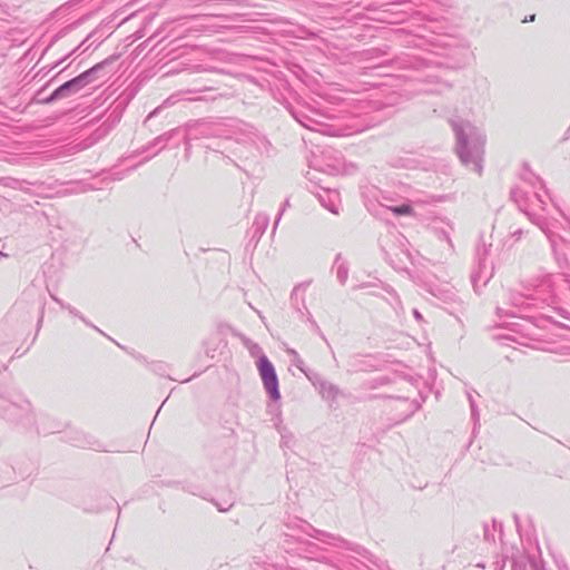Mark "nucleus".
Segmentation results:
<instances>
[{
    "instance_id": "1",
    "label": "nucleus",
    "mask_w": 570,
    "mask_h": 570,
    "mask_svg": "<svg viewBox=\"0 0 570 570\" xmlns=\"http://www.w3.org/2000/svg\"><path fill=\"white\" fill-rule=\"evenodd\" d=\"M283 525L279 547L288 554L328 563L338 570H344L342 568L345 567L343 560L340 558L330 559L325 554L326 549L308 539L312 538L322 544L341 548L354 553L355 556H347V559L348 564L357 570H373L371 564L380 568L379 559L364 547L348 542L340 535L316 529L303 519L288 518Z\"/></svg>"
},
{
    "instance_id": "2",
    "label": "nucleus",
    "mask_w": 570,
    "mask_h": 570,
    "mask_svg": "<svg viewBox=\"0 0 570 570\" xmlns=\"http://www.w3.org/2000/svg\"><path fill=\"white\" fill-rule=\"evenodd\" d=\"M450 125L455 136V153L463 166L481 175L485 136L470 121L451 119Z\"/></svg>"
},
{
    "instance_id": "3",
    "label": "nucleus",
    "mask_w": 570,
    "mask_h": 570,
    "mask_svg": "<svg viewBox=\"0 0 570 570\" xmlns=\"http://www.w3.org/2000/svg\"><path fill=\"white\" fill-rule=\"evenodd\" d=\"M509 305L512 309L497 307V316L503 317H531L529 313L533 308L543 306L541 293L537 292V284L532 288L525 287L524 292H510L508 296Z\"/></svg>"
},
{
    "instance_id": "4",
    "label": "nucleus",
    "mask_w": 570,
    "mask_h": 570,
    "mask_svg": "<svg viewBox=\"0 0 570 570\" xmlns=\"http://www.w3.org/2000/svg\"><path fill=\"white\" fill-rule=\"evenodd\" d=\"M0 412L2 417L10 422L20 423L26 426L36 423L31 403L20 395H12L11 393L1 394Z\"/></svg>"
},
{
    "instance_id": "5",
    "label": "nucleus",
    "mask_w": 570,
    "mask_h": 570,
    "mask_svg": "<svg viewBox=\"0 0 570 570\" xmlns=\"http://www.w3.org/2000/svg\"><path fill=\"white\" fill-rule=\"evenodd\" d=\"M561 283H569V273L560 272L557 274H548L537 283V292L541 293L543 305H551L557 302L570 301V291L568 286Z\"/></svg>"
},
{
    "instance_id": "6",
    "label": "nucleus",
    "mask_w": 570,
    "mask_h": 570,
    "mask_svg": "<svg viewBox=\"0 0 570 570\" xmlns=\"http://www.w3.org/2000/svg\"><path fill=\"white\" fill-rule=\"evenodd\" d=\"M185 146L186 151L190 148V140L202 138H232V130L226 128L219 121H213L209 119H198L189 121L185 125Z\"/></svg>"
},
{
    "instance_id": "7",
    "label": "nucleus",
    "mask_w": 570,
    "mask_h": 570,
    "mask_svg": "<svg viewBox=\"0 0 570 570\" xmlns=\"http://www.w3.org/2000/svg\"><path fill=\"white\" fill-rule=\"evenodd\" d=\"M535 225L544 233L547 236L550 247L553 254L554 262L558 268L561 272H566L570 269V262L567 257V253L564 252L566 247H570V242H567L562 236L554 233L550 224L546 218H538L535 220Z\"/></svg>"
},
{
    "instance_id": "8",
    "label": "nucleus",
    "mask_w": 570,
    "mask_h": 570,
    "mask_svg": "<svg viewBox=\"0 0 570 570\" xmlns=\"http://www.w3.org/2000/svg\"><path fill=\"white\" fill-rule=\"evenodd\" d=\"M510 197L518 205L519 209L527 214L534 224L538 218H542L533 213L537 207L544 209L546 200L539 191H533L529 196L521 188L514 187L510 191Z\"/></svg>"
},
{
    "instance_id": "9",
    "label": "nucleus",
    "mask_w": 570,
    "mask_h": 570,
    "mask_svg": "<svg viewBox=\"0 0 570 570\" xmlns=\"http://www.w3.org/2000/svg\"><path fill=\"white\" fill-rule=\"evenodd\" d=\"M257 368L262 377L264 389L273 401L281 399L278 377L273 363L265 354H262L257 361Z\"/></svg>"
},
{
    "instance_id": "10",
    "label": "nucleus",
    "mask_w": 570,
    "mask_h": 570,
    "mask_svg": "<svg viewBox=\"0 0 570 570\" xmlns=\"http://www.w3.org/2000/svg\"><path fill=\"white\" fill-rule=\"evenodd\" d=\"M119 59V55H111L102 61L80 73L87 86L104 81L112 72V65Z\"/></svg>"
},
{
    "instance_id": "11",
    "label": "nucleus",
    "mask_w": 570,
    "mask_h": 570,
    "mask_svg": "<svg viewBox=\"0 0 570 570\" xmlns=\"http://www.w3.org/2000/svg\"><path fill=\"white\" fill-rule=\"evenodd\" d=\"M236 140L254 146L259 154L268 155L272 148V144L266 136L247 124H244L243 128L239 129Z\"/></svg>"
},
{
    "instance_id": "12",
    "label": "nucleus",
    "mask_w": 570,
    "mask_h": 570,
    "mask_svg": "<svg viewBox=\"0 0 570 570\" xmlns=\"http://www.w3.org/2000/svg\"><path fill=\"white\" fill-rule=\"evenodd\" d=\"M391 399L395 401L394 406L392 410L399 411V417L396 420V423L404 422L405 420L410 419L416 411L420 410L422 402H424V399L421 397V401L417 400H410L409 397L404 396H390V395H371L368 399Z\"/></svg>"
},
{
    "instance_id": "13",
    "label": "nucleus",
    "mask_w": 570,
    "mask_h": 570,
    "mask_svg": "<svg viewBox=\"0 0 570 570\" xmlns=\"http://www.w3.org/2000/svg\"><path fill=\"white\" fill-rule=\"evenodd\" d=\"M87 87V83L80 76V73L57 87L51 94L49 101H57L60 99H66L71 96L79 94L83 88Z\"/></svg>"
},
{
    "instance_id": "14",
    "label": "nucleus",
    "mask_w": 570,
    "mask_h": 570,
    "mask_svg": "<svg viewBox=\"0 0 570 570\" xmlns=\"http://www.w3.org/2000/svg\"><path fill=\"white\" fill-rule=\"evenodd\" d=\"M493 276V264L492 262L481 258L478 263L476 269L471 275V283L476 293L488 284Z\"/></svg>"
},
{
    "instance_id": "15",
    "label": "nucleus",
    "mask_w": 570,
    "mask_h": 570,
    "mask_svg": "<svg viewBox=\"0 0 570 570\" xmlns=\"http://www.w3.org/2000/svg\"><path fill=\"white\" fill-rule=\"evenodd\" d=\"M375 358L372 355H353L350 357L347 362L348 372L357 373V372H370L375 370Z\"/></svg>"
},
{
    "instance_id": "16",
    "label": "nucleus",
    "mask_w": 570,
    "mask_h": 570,
    "mask_svg": "<svg viewBox=\"0 0 570 570\" xmlns=\"http://www.w3.org/2000/svg\"><path fill=\"white\" fill-rule=\"evenodd\" d=\"M312 382L318 387L320 394L324 400L334 402L341 393L338 386L326 380L317 379V381L312 380Z\"/></svg>"
},
{
    "instance_id": "17",
    "label": "nucleus",
    "mask_w": 570,
    "mask_h": 570,
    "mask_svg": "<svg viewBox=\"0 0 570 570\" xmlns=\"http://www.w3.org/2000/svg\"><path fill=\"white\" fill-rule=\"evenodd\" d=\"M301 292L298 288H294L292 295H291V301H292V305L293 307L296 308L297 313H299L302 316L306 313L308 316H307V321L309 322L311 326L316 330V331H320V327L317 325V323L315 322V320L312 317L311 313L308 312L306 305H305V302H304V297H301Z\"/></svg>"
},
{
    "instance_id": "18",
    "label": "nucleus",
    "mask_w": 570,
    "mask_h": 570,
    "mask_svg": "<svg viewBox=\"0 0 570 570\" xmlns=\"http://www.w3.org/2000/svg\"><path fill=\"white\" fill-rule=\"evenodd\" d=\"M292 116L295 118L297 122H299L303 127L309 129V130H320L318 126H322V121L314 116L307 115L302 109H293Z\"/></svg>"
},
{
    "instance_id": "19",
    "label": "nucleus",
    "mask_w": 570,
    "mask_h": 570,
    "mask_svg": "<svg viewBox=\"0 0 570 570\" xmlns=\"http://www.w3.org/2000/svg\"><path fill=\"white\" fill-rule=\"evenodd\" d=\"M323 207L331 213L337 215L340 210V195L336 190H325L324 194L318 196Z\"/></svg>"
},
{
    "instance_id": "20",
    "label": "nucleus",
    "mask_w": 570,
    "mask_h": 570,
    "mask_svg": "<svg viewBox=\"0 0 570 570\" xmlns=\"http://www.w3.org/2000/svg\"><path fill=\"white\" fill-rule=\"evenodd\" d=\"M178 132V129H171L158 137H156L146 148L145 150H153V155H157L160 150H163L168 141Z\"/></svg>"
},
{
    "instance_id": "21",
    "label": "nucleus",
    "mask_w": 570,
    "mask_h": 570,
    "mask_svg": "<svg viewBox=\"0 0 570 570\" xmlns=\"http://www.w3.org/2000/svg\"><path fill=\"white\" fill-rule=\"evenodd\" d=\"M118 117H115L110 120V117L101 125L99 126L88 138L89 142L87 146L94 145L98 142L100 139L106 137L108 132L112 129L115 124L118 121Z\"/></svg>"
},
{
    "instance_id": "22",
    "label": "nucleus",
    "mask_w": 570,
    "mask_h": 570,
    "mask_svg": "<svg viewBox=\"0 0 570 570\" xmlns=\"http://www.w3.org/2000/svg\"><path fill=\"white\" fill-rule=\"evenodd\" d=\"M335 269L336 278L341 285H344L348 277V264L346 259L342 257V254H337L333 264Z\"/></svg>"
},
{
    "instance_id": "23",
    "label": "nucleus",
    "mask_w": 570,
    "mask_h": 570,
    "mask_svg": "<svg viewBox=\"0 0 570 570\" xmlns=\"http://www.w3.org/2000/svg\"><path fill=\"white\" fill-rule=\"evenodd\" d=\"M268 224L269 217L266 214H257L250 228L253 238L259 239L265 233Z\"/></svg>"
},
{
    "instance_id": "24",
    "label": "nucleus",
    "mask_w": 570,
    "mask_h": 570,
    "mask_svg": "<svg viewBox=\"0 0 570 570\" xmlns=\"http://www.w3.org/2000/svg\"><path fill=\"white\" fill-rule=\"evenodd\" d=\"M95 33H96V31H91V32H90V33H89V35H88V36L82 40V42H81L78 47H76V48H75L72 51H70L67 56H65L63 58H61V59H60L56 65L58 66V65L62 63L65 60H67V59H68L69 57H71V56H73V55H75L76 52H78L79 50H81V53H83V52L88 51V50L91 48V46H92V43H91V42L89 43V41L94 38Z\"/></svg>"
},
{
    "instance_id": "25",
    "label": "nucleus",
    "mask_w": 570,
    "mask_h": 570,
    "mask_svg": "<svg viewBox=\"0 0 570 570\" xmlns=\"http://www.w3.org/2000/svg\"><path fill=\"white\" fill-rule=\"evenodd\" d=\"M466 396L470 404L471 419L473 421V433H475L476 429L480 428V412L471 391H466Z\"/></svg>"
},
{
    "instance_id": "26",
    "label": "nucleus",
    "mask_w": 570,
    "mask_h": 570,
    "mask_svg": "<svg viewBox=\"0 0 570 570\" xmlns=\"http://www.w3.org/2000/svg\"><path fill=\"white\" fill-rule=\"evenodd\" d=\"M390 383L391 379L389 376H379L364 382L362 384V387L365 390H375L377 387L389 385Z\"/></svg>"
},
{
    "instance_id": "27",
    "label": "nucleus",
    "mask_w": 570,
    "mask_h": 570,
    "mask_svg": "<svg viewBox=\"0 0 570 570\" xmlns=\"http://www.w3.org/2000/svg\"><path fill=\"white\" fill-rule=\"evenodd\" d=\"M287 353L293 357L292 363L301 371L303 372L306 377L312 381V376L308 374V372L305 368L304 361L301 358L298 353L295 350H288Z\"/></svg>"
},
{
    "instance_id": "28",
    "label": "nucleus",
    "mask_w": 570,
    "mask_h": 570,
    "mask_svg": "<svg viewBox=\"0 0 570 570\" xmlns=\"http://www.w3.org/2000/svg\"><path fill=\"white\" fill-rule=\"evenodd\" d=\"M389 209L395 215V216H409L413 213V208L411 204L403 203L401 205L396 206H390Z\"/></svg>"
},
{
    "instance_id": "29",
    "label": "nucleus",
    "mask_w": 570,
    "mask_h": 570,
    "mask_svg": "<svg viewBox=\"0 0 570 570\" xmlns=\"http://www.w3.org/2000/svg\"><path fill=\"white\" fill-rule=\"evenodd\" d=\"M12 346L6 340L2 331H0V360L3 362V360L9 355Z\"/></svg>"
},
{
    "instance_id": "30",
    "label": "nucleus",
    "mask_w": 570,
    "mask_h": 570,
    "mask_svg": "<svg viewBox=\"0 0 570 570\" xmlns=\"http://www.w3.org/2000/svg\"><path fill=\"white\" fill-rule=\"evenodd\" d=\"M294 442H295L294 435L286 429H283L281 431V446L291 449V446Z\"/></svg>"
},
{
    "instance_id": "31",
    "label": "nucleus",
    "mask_w": 570,
    "mask_h": 570,
    "mask_svg": "<svg viewBox=\"0 0 570 570\" xmlns=\"http://www.w3.org/2000/svg\"><path fill=\"white\" fill-rule=\"evenodd\" d=\"M72 442L76 446L82 448V446H94L96 441L90 442L87 440V436L83 435L81 432H76V436L72 439Z\"/></svg>"
},
{
    "instance_id": "32",
    "label": "nucleus",
    "mask_w": 570,
    "mask_h": 570,
    "mask_svg": "<svg viewBox=\"0 0 570 570\" xmlns=\"http://www.w3.org/2000/svg\"><path fill=\"white\" fill-rule=\"evenodd\" d=\"M48 87V83H46L41 89H39L35 96V100L38 102V104H41V105H51L53 104L55 101H49V98H50V95L49 96H43L42 97V92L43 90Z\"/></svg>"
},
{
    "instance_id": "33",
    "label": "nucleus",
    "mask_w": 570,
    "mask_h": 570,
    "mask_svg": "<svg viewBox=\"0 0 570 570\" xmlns=\"http://www.w3.org/2000/svg\"><path fill=\"white\" fill-rule=\"evenodd\" d=\"M490 248H491V244L490 245L482 244V246L478 247V249H476L478 263L480 262L481 258L488 259Z\"/></svg>"
},
{
    "instance_id": "34",
    "label": "nucleus",
    "mask_w": 570,
    "mask_h": 570,
    "mask_svg": "<svg viewBox=\"0 0 570 570\" xmlns=\"http://www.w3.org/2000/svg\"><path fill=\"white\" fill-rule=\"evenodd\" d=\"M288 206H289V200H288V199H286V200L284 202L283 206L281 207V209H279V212H278V214H277V216H276V219H275V222H274V226H273V230H272V232H273V234L275 233V230H276V228H277V225H278L279 220L282 219V216H283L284 212L286 210V208H287Z\"/></svg>"
},
{
    "instance_id": "35",
    "label": "nucleus",
    "mask_w": 570,
    "mask_h": 570,
    "mask_svg": "<svg viewBox=\"0 0 570 570\" xmlns=\"http://www.w3.org/2000/svg\"><path fill=\"white\" fill-rule=\"evenodd\" d=\"M522 179H524L525 181L530 183L533 186H534V181L533 180H535V181H538L541 185V188L544 189L542 180L539 177H537L535 175H533L531 171H528L527 174H524L522 176Z\"/></svg>"
},
{
    "instance_id": "36",
    "label": "nucleus",
    "mask_w": 570,
    "mask_h": 570,
    "mask_svg": "<svg viewBox=\"0 0 570 570\" xmlns=\"http://www.w3.org/2000/svg\"><path fill=\"white\" fill-rule=\"evenodd\" d=\"M60 307L63 309H67L71 315L78 317L79 320H80V316H83L77 308H75L70 304L60 303Z\"/></svg>"
},
{
    "instance_id": "37",
    "label": "nucleus",
    "mask_w": 570,
    "mask_h": 570,
    "mask_svg": "<svg viewBox=\"0 0 570 570\" xmlns=\"http://www.w3.org/2000/svg\"><path fill=\"white\" fill-rule=\"evenodd\" d=\"M43 311H45V303H41V304L39 305V316H38V321H37V333L40 331L41 325H42V321H43Z\"/></svg>"
},
{
    "instance_id": "38",
    "label": "nucleus",
    "mask_w": 570,
    "mask_h": 570,
    "mask_svg": "<svg viewBox=\"0 0 570 570\" xmlns=\"http://www.w3.org/2000/svg\"><path fill=\"white\" fill-rule=\"evenodd\" d=\"M215 97L213 96H207V95H198V96H194V97H190V98H187V100L189 101H208V100H214Z\"/></svg>"
},
{
    "instance_id": "39",
    "label": "nucleus",
    "mask_w": 570,
    "mask_h": 570,
    "mask_svg": "<svg viewBox=\"0 0 570 570\" xmlns=\"http://www.w3.org/2000/svg\"><path fill=\"white\" fill-rule=\"evenodd\" d=\"M438 236H439V238H440L441 240H445V242H448V244H449L451 247L453 246V245H452V242H451V238H450V234H449L446 230H444V229L440 230V232L438 233Z\"/></svg>"
},
{
    "instance_id": "40",
    "label": "nucleus",
    "mask_w": 570,
    "mask_h": 570,
    "mask_svg": "<svg viewBox=\"0 0 570 570\" xmlns=\"http://www.w3.org/2000/svg\"><path fill=\"white\" fill-rule=\"evenodd\" d=\"M80 320L89 327L94 328L95 331L99 332L102 335H106L100 328H98L96 325H94L90 321H88L85 316H80Z\"/></svg>"
},
{
    "instance_id": "41",
    "label": "nucleus",
    "mask_w": 570,
    "mask_h": 570,
    "mask_svg": "<svg viewBox=\"0 0 570 570\" xmlns=\"http://www.w3.org/2000/svg\"><path fill=\"white\" fill-rule=\"evenodd\" d=\"M208 343H209V341H206V342L204 343V345H205V354H206L208 357H212V358H213V357L215 356V351H216V350H215V348H210V347L208 346Z\"/></svg>"
},
{
    "instance_id": "42",
    "label": "nucleus",
    "mask_w": 570,
    "mask_h": 570,
    "mask_svg": "<svg viewBox=\"0 0 570 570\" xmlns=\"http://www.w3.org/2000/svg\"><path fill=\"white\" fill-rule=\"evenodd\" d=\"M215 505L217 507L218 511L226 512L233 507V503H215Z\"/></svg>"
},
{
    "instance_id": "43",
    "label": "nucleus",
    "mask_w": 570,
    "mask_h": 570,
    "mask_svg": "<svg viewBox=\"0 0 570 570\" xmlns=\"http://www.w3.org/2000/svg\"><path fill=\"white\" fill-rule=\"evenodd\" d=\"M556 563H557L558 570H570L568 563L563 559L557 560Z\"/></svg>"
},
{
    "instance_id": "44",
    "label": "nucleus",
    "mask_w": 570,
    "mask_h": 570,
    "mask_svg": "<svg viewBox=\"0 0 570 570\" xmlns=\"http://www.w3.org/2000/svg\"><path fill=\"white\" fill-rule=\"evenodd\" d=\"M248 348L252 355H256L262 351L261 346L256 343H253L250 346H248Z\"/></svg>"
},
{
    "instance_id": "45",
    "label": "nucleus",
    "mask_w": 570,
    "mask_h": 570,
    "mask_svg": "<svg viewBox=\"0 0 570 570\" xmlns=\"http://www.w3.org/2000/svg\"><path fill=\"white\" fill-rule=\"evenodd\" d=\"M484 539L487 541L494 540V535H493V533L490 532L488 525H484Z\"/></svg>"
},
{
    "instance_id": "46",
    "label": "nucleus",
    "mask_w": 570,
    "mask_h": 570,
    "mask_svg": "<svg viewBox=\"0 0 570 570\" xmlns=\"http://www.w3.org/2000/svg\"><path fill=\"white\" fill-rule=\"evenodd\" d=\"M494 566V570H503L504 566H505V560L502 559L501 561H495L493 563Z\"/></svg>"
},
{
    "instance_id": "47",
    "label": "nucleus",
    "mask_w": 570,
    "mask_h": 570,
    "mask_svg": "<svg viewBox=\"0 0 570 570\" xmlns=\"http://www.w3.org/2000/svg\"><path fill=\"white\" fill-rule=\"evenodd\" d=\"M412 313H413L414 318H415L417 322H422V321H423V316H422V314H421L416 308H414V309L412 311Z\"/></svg>"
},
{
    "instance_id": "48",
    "label": "nucleus",
    "mask_w": 570,
    "mask_h": 570,
    "mask_svg": "<svg viewBox=\"0 0 570 570\" xmlns=\"http://www.w3.org/2000/svg\"><path fill=\"white\" fill-rule=\"evenodd\" d=\"M532 567L534 570H544V567L541 562H538V561H533L532 562Z\"/></svg>"
},
{
    "instance_id": "49",
    "label": "nucleus",
    "mask_w": 570,
    "mask_h": 570,
    "mask_svg": "<svg viewBox=\"0 0 570 570\" xmlns=\"http://www.w3.org/2000/svg\"><path fill=\"white\" fill-rule=\"evenodd\" d=\"M512 236L515 237L517 239H520L522 236V229H518V230L513 232Z\"/></svg>"
},
{
    "instance_id": "50",
    "label": "nucleus",
    "mask_w": 570,
    "mask_h": 570,
    "mask_svg": "<svg viewBox=\"0 0 570 570\" xmlns=\"http://www.w3.org/2000/svg\"><path fill=\"white\" fill-rule=\"evenodd\" d=\"M161 107H157L156 109H154L149 115H148V119L151 118V117H155L159 110H160Z\"/></svg>"
},
{
    "instance_id": "51",
    "label": "nucleus",
    "mask_w": 570,
    "mask_h": 570,
    "mask_svg": "<svg viewBox=\"0 0 570 570\" xmlns=\"http://www.w3.org/2000/svg\"><path fill=\"white\" fill-rule=\"evenodd\" d=\"M163 367H164L163 363H157V364H155L154 371L159 372L163 370Z\"/></svg>"
},
{
    "instance_id": "52",
    "label": "nucleus",
    "mask_w": 570,
    "mask_h": 570,
    "mask_svg": "<svg viewBox=\"0 0 570 570\" xmlns=\"http://www.w3.org/2000/svg\"><path fill=\"white\" fill-rule=\"evenodd\" d=\"M173 99H174V97H173V96H171V97H169V98H167V100L164 102V105H166V106H168V105H173V104H174V100H173Z\"/></svg>"
},
{
    "instance_id": "53",
    "label": "nucleus",
    "mask_w": 570,
    "mask_h": 570,
    "mask_svg": "<svg viewBox=\"0 0 570 570\" xmlns=\"http://www.w3.org/2000/svg\"><path fill=\"white\" fill-rule=\"evenodd\" d=\"M52 299L60 305V303H65L63 301L59 299L58 297L51 295Z\"/></svg>"
},
{
    "instance_id": "54",
    "label": "nucleus",
    "mask_w": 570,
    "mask_h": 570,
    "mask_svg": "<svg viewBox=\"0 0 570 570\" xmlns=\"http://www.w3.org/2000/svg\"><path fill=\"white\" fill-rule=\"evenodd\" d=\"M6 367H7V365L4 364V362H2V361L0 360V371H1V370H4Z\"/></svg>"
},
{
    "instance_id": "55",
    "label": "nucleus",
    "mask_w": 570,
    "mask_h": 570,
    "mask_svg": "<svg viewBox=\"0 0 570 570\" xmlns=\"http://www.w3.org/2000/svg\"><path fill=\"white\" fill-rule=\"evenodd\" d=\"M478 568H481V569H484L485 568V564L484 563H478L476 564Z\"/></svg>"
},
{
    "instance_id": "56",
    "label": "nucleus",
    "mask_w": 570,
    "mask_h": 570,
    "mask_svg": "<svg viewBox=\"0 0 570 570\" xmlns=\"http://www.w3.org/2000/svg\"><path fill=\"white\" fill-rule=\"evenodd\" d=\"M165 404H166V401H163L160 404V407H158V412L161 411V407H164Z\"/></svg>"
},
{
    "instance_id": "57",
    "label": "nucleus",
    "mask_w": 570,
    "mask_h": 570,
    "mask_svg": "<svg viewBox=\"0 0 570 570\" xmlns=\"http://www.w3.org/2000/svg\"><path fill=\"white\" fill-rule=\"evenodd\" d=\"M165 404H166V401H163L160 404V407H158V412L161 411V407H164Z\"/></svg>"
},
{
    "instance_id": "58",
    "label": "nucleus",
    "mask_w": 570,
    "mask_h": 570,
    "mask_svg": "<svg viewBox=\"0 0 570 570\" xmlns=\"http://www.w3.org/2000/svg\"><path fill=\"white\" fill-rule=\"evenodd\" d=\"M165 404H166V401H163L160 404V407H158V412L161 411V407H164Z\"/></svg>"
},
{
    "instance_id": "59",
    "label": "nucleus",
    "mask_w": 570,
    "mask_h": 570,
    "mask_svg": "<svg viewBox=\"0 0 570 570\" xmlns=\"http://www.w3.org/2000/svg\"><path fill=\"white\" fill-rule=\"evenodd\" d=\"M165 404H166V401H163L160 404V407H158V412L161 411V407H164Z\"/></svg>"
},
{
    "instance_id": "60",
    "label": "nucleus",
    "mask_w": 570,
    "mask_h": 570,
    "mask_svg": "<svg viewBox=\"0 0 570 570\" xmlns=\"http://www.w3.org/2000/svg\"><path fill=\"white\" fill-rule=\"evenodd\" d=\"M135 357H136L137 360H142V358H144V357H142V355H140V354L135 355Z\"/></svg>"
},
{
    "instance_id": "61",
    "label": "nucleus",
    "mask_w": 570,
    "mask_h": 570,
    "mask_svg": "<svg viewBox=\"0 0 570 570\" xmlns=\"http://www.w3.org/2000/svg\"><path fill=\"white\" fill-rule=\"evenodd\" d=\"M534 17H535L534 14L530 16V17H529V21H533V20H534Z\"/></svg>"
},
{
    "instance_id": "62",
    "label": "nucleus",
    "mask_w": 570,
    "mask_h": 570,
    "mask_svg": "<svg viewBox=\"0 0 570 570\" xmlns=\"http://www.w3.org/2000/svg\"><path fill=\"white\" fill-rule=\"evenodd\" d=\"M514 520H515V522L518 523V521H519L518 515H514Z\"/></svg>"
},
{
    "instance_id": "63",
    "label": "nucleus",
    "mask_w": 570,
    "mask_h": 570,
    "mask_svg": "<svg viewBox=\"0 0 570 570\" xmlns=\"http://www.w3.org/2000/svg\"><path fill=\"white\" fill-rule=\"evenodd\" d=\"M0 256H4V254L2 252H0Z\"/></svg>"
}]
</instances>
